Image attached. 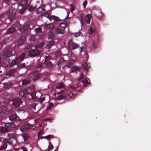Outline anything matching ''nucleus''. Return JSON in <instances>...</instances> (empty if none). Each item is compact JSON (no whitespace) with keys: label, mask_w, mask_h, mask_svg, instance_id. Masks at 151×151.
I'll return each mask as SVG.
<instances>
[{"label":"nucleus","mask_w":151,"mask_h":151,"mask_svg":"<svg viewBox=\"0 0 151 151\" xmlns=\"http://www.w3.org/2000/svg\"><path fill=\"white\" fill-rule=\"evenodd\" d=\"M84 16L83 15H81L80 17L81 21L82 24H83L84 21L86 23H89L90 22V19L91 18V15L88 14L84 19Z\"/></svg>","instance_id":"1"},{"label":"nucleus","mask_w":151,"mask_h":151,"mask_svg":"<svg viewBox=\"0 0 151 151\" xmlns=\"http://www.w3.org/2000/svg\"><path fill=\"white\" fill-rule=\"evenodd\" d=\"M68 47L69 50H74L77 48L78 45L74 43L72 40H70L68 43Z\"/></svg>","instance_id":"2"},{"label":"nucleus","mask_w":151,"mask_h":151,"mask_svg":"<svg viewBox=\"0 0 151 151\" xmlns=\"http://www.w3.org/2000/svg\"><path fill=\"white\" fill-rule=\"evenodd\" d=\"M40 51L37 49H33L29 51L27 55L31 56H35L40 54Z\"/></svg>","instance_id":"3"},{"label":"nucleus","mask_w":151,"mask_h":151,"mask_svg":"<svg viewBox=\"0 0 151 151\" xmlns=\"http://www.w3.org/2000/svg\"><path fill=\"white\" fill-rule=\"evenodd\" d=\"M35 128V126L33 125H30L28 124H27L22 126L20 128V129L22 132H24L29 129H34Z\"/></svg>","instance_id":"4"},{"label":"nucleus","mask_w":151,"mask_h":151,"mask_svg":"<svg viewBox=\"0 0 151 151\" xmlns=\"http://www.w3.org/2000/svg\"><path fill=\"white\" fill-rule=\"evenodd\" d=\"M3 55L5 58L10 57L12 55V50L9 49L5 50L3 52Z\"/></svg>","instance_id":"5"},{"label":"nucleus","mask_w":151,"mask_h":151,"mask_svg":"<svg viewBox=\"0 0 151 151\" xmlns=\"http://www.w3.org/2000/svg\"><path fill=\"white\" fill-rule=\"evenodd\" d=\"M19 58L17 57L12 60L11 63L10 64V67L13 66L15 65H17V66H19L20 64L19 62Z\"/></svg>","instance_id":"6"},{"label":"nucleus","mask_w":151,"mask_h":151,"mask_svg":"<svg viewBox=\"0 0 151 151\" xmlns=\"http://www.w3.org/2000/svg\"><path fill=\"white\" fill-rule=\"evenodd\" d=\"M22 102L21 100L17 98L14 99L13 101V105L15 106H19L20 104Z\"/></svg>","instance_id":"7"},{"label":"nucleus","mask_w":151,"mask_h":151,"mask_svg":"<svg viewBox=\"0 0 151 151\" xmlns=\"http://www.w3.org/2000/svg\"><path fill=\"white\" fill-rule=\"evenodd\" d=\"M45 7L44 6H42L41 7L39 8L36 10V13L37 14H41L45 12Z\"/></svg>","instance_id":"8"},{"label":"nucleus","mask_w":151,"mask_h":151,"mask_svg":"<svg viewBox=\"0 0 151 151\" xmlns=\"http://www.w3.org/2000/svg\"><path fill=\"white\" fill-rule=\"evenodd\" d=\"M30 28V26L29 24L25 25L22 27L21 28L19 29V31L22 33L27 30Z\"/></svg>","instance_id":"9"},{"label":"nucleus","mask_w":151,"mask_h":151,"mask_svg":"<svg viewBox=\"0 0 151 151\" xmlns=\"http://www.w3.org/2000/svg\"><path fill=\"white\" fill-rule=\"evenodd\" d=\"M27 0H22L20 3L19 5L21 6L22 7H27Z\"/></svg>","instance_id":"10"},{"label":"nucleus","mask_w":151,"mask_h":151,"mask_svg":"<svg viewBox=\"0 0 151 151\" xmlns=\"http://www.w3.org/2000/svg\"><path fill=\"white\" fill-rule=\"evenodd\" d=\"M81 68V67H80L77 66H73L71 68V72L73 73L76 71H79L80 70Z\"/></svg>","instance_id":"11"},{"label":"nucleus","mask_w":151,"mask_h":151,"mask_svg":"<svg viewBox=\"0 0 151 151\" xmlns=\"http://www.w3.org/2000/svg\"><path fill=\"white\" fill-rule=\"evenodd\" d=\"M15 28L14 27H12L9 28L7 30L6 33L7 34H11L16 31Z\"/></svg>","instance_id":"12"},{"label":"nucleus","mask_w":151,"mask_h":151,"mask_svg":"<svg viewBox=\"0 0 151 151\" xmlns=\"http://www.w3.org/2000/svg\"><path fill=\"white\" fill-rule=\"evenodd\" d=\"M17 72L16 69H14L9 70L6 73L7 76H12Z\"/></svg>","instance_id":"13"},{"label":"nucleus","mask_w":151,"mask_h":151,"mask_svg":"<svg viewBox=\"0 0 151 151\" xmlns=\"http://www.w3.org/2000/svg\"><path fill=\"white\" fill-rule=\"evenodd\" d=\"M25 40L26 37L25 36H21L18 42V43L19 44H22L24 42Z\"/></svg>","instance_id":"14"},{"label":"nucleus","mask_w":151,"mask_h":151,"mask_svg":"<svg viewBox=\"0 0 151 151\" xmlns=\"http://www.w3.org/2000/svg\"><path fill=\"white\" fill-rule=\"evenodd\" d=\"M5 125L7 127L14 128L16 127L15 123L13 122L10 123H6L5 124Z\"/></svg>","instance_id":"15"},{"label":"nucleus","mask_w":151,"mask_h":151,"mask_svg":"<svg viewBox=\"0 0 151 151\" xmlns=\"http://www.w3.org/2000/svg\"><path fill=\"white\" fill-rule=\"evenodd\" d=\"M82 82L83 83V86L85 87H86L91 84L90 83L88 82V80L86 79L83 80Z\"/></svg>","instance_id":"16"},{"label":"nucleus","mask_w":151,"mask_h":151,"mask_svg":"<svg viewBox=\"0 0 151 151\" xmlns=\"http://www.w3.org/2000/svg\"><path fill=\"white\" fill-rule=\"evenodd\" d=\"M26 98L28 99H35L36 98L35 95H24Z\"/></svg>","instance_id":"17"},{"label":"nucleus","mask_w":151,"mask_h":151,"mask_svg":"<svg viewBox=\"0 0 151 151\" xmlns=\"http://www.w3.org/2000/svg\"><path fill=\"white\" fill-rule=\"evenodd\" d=\"M12 85V84L11 82H8L7 83H5L4 84V88H5L9 89V88Z\"/></svg>","instance_id":"18"},{"label":"nucleus","mask_w":151,"mask_h":151,"mask_svg":"<svg viewBox=\"0 0 151 151\" xmlns=\"http://www.w3.org/2000/svg\"><path fill=\"white\" fill-rule=\"evenodd\" d=\"M55 27L54 25L52 23L47 24L45 25V27L49 29L54 28Z\"/></svg>","instance_id":"19"},{"label":"nucleus","mask_w":151,"mask_h":151,"mask_svg":"<svg viewBox=\"0 0 151 151\" xmlns=\"http://www.w3.org/2000/svg\"><path fill=\"white\" fill-rule=\"evenodd\" d=\"M44 63L47 67H50L52 65V63L49 60H45Z\"/></svg>","instance_id":"20"},{"label":"nucleus","mask_w":151,"mask_h":151,"mask_svg":"<svg viewBox=\"0 0 151 151\" xmlns=\"http://www.w3.org/2000/svg\"><path fill=\"white\" fill-rule=\"evenodd\" d=\"M65 85L62 83H60L57 84L56 86L57 89L63 88L64 87Z\"/></svg>","instance_id":"21"},{"label":"nucleus","mask_w":151,"mask_h":151,"mask_svg":"<svg viewBox=\"0 0 151 151\" xmlns=\"http://www.w3.org/2000/svg\"><path fill=\"white\" fill-rule=\"evenodd\" d=\"M64 29H61L59 28H57L56 30L55 33L57 34H63L64 33Z\"/></svg>","instance_id":"22"},{"label":"nucleus","mask_w":151,"mask_h":151,"mask_svg":"<svg viewBox=\"0 0 151 151\" xmlns=\"http://www.w3.org/2000/svg\"><path fill=\"white\" fill-rule=\"evenodd\" d=\"M9 131V129L5 127H1L0 128V132L2 133L7 132Z\"/></svg>","instance_id":"23"},{"label":"nucleus","mask_w":151,"mask_h":151,"mask_svg":"<svg viewBox=\"0 0 151 151\" xmlns=\"http://www.w3.org/2000/svg\"><path fill=\"white\" fill-rule=\"evenodd\" d=\"M27 55L26 53H23L19 57L20 60L21 61H22L24 59L27 57Z\"/></svg>","instance_id":"24"},{"label":"nucleus","mask_w":151,"mask_h":151,"mask_svg":"<svg viewBox=\"0 0 151 151\" xmlns=\"http://www.w3.org/2000/svg\"><path fill=\"white\" fill-rule=\"evenodd\" d=\"M30 82V80L25 79L22 81V85H26L29 84Z\"/></svg>","instance_id":"25"},{"label":"nucleus","mask_w":151,"mask_h":151,"mask_svg":"<svg viewBox=\"0 0 151 151\" xmlns=\"http://www.w3.org/2000/svg\"><path fill=\"white\" fill-rule=\"evenodd\" d=\"M11 60L10 59H7L5 60V64L6 65L5 67H7L8 66V65L10 67V64L11 63Z\"/></svg>","instance_id":"26"},{"label":"nucleus","mask_w":151,"mask_h":151,"mask_svg":"<svg viewBox=\"0 0 151 151\" xmlns=\"http://www.w3.org/2000/svg\"><path fill=\"white\" fill-rule=\"evenodd\" d=\"M54 43L55 42L54 41L52 40L49 42L48 44L46 46L48 48H49L54 44Z\"/></svg>","instance_id":"27"},{"label":"nucleus","mask_w":151,"mask_h":151,"mask_svg":"<svg viewBox=\"0 0 151 151\" xmlns=\"http://www.w3.org/2000/svg\"><path fill=\"white\" fill-rule=\"evenodd\" d=\"M16 17V15L14 13H13L12 14H11L9 17V19L11 21L14 19Z\"/></svg>","instance_id":"28"},{"label":"nucleus","mask_w":151,"mask_h":151,"mask_svg":"<svg viewBox=\"0 0 151 151\" xmlns=\"http://www.w3.org/2000/svg\"><path fill=\"white\" fill-rule=\"evenodd\" d=\"M53 147L50 142H49V146L47 148L48 151H50L53 148Z\"/></svg>","instance_id":"29"},{"label":"nucleus","mask_w":151,"mask_h":151,"mask_svg":"<svg viewBox=\"0 0 151 151\" xmlns=\"http://www.w3.org/2000/svg\"><path fill=\"white\" fill-rule=\"evenodd\" d=\"M35 31L37 34H39L42 32V29L40 27H38V28H35Z\"/></svg>","instance_id":"30"},{"label":"nucleus","mask_w":151,"mask_h":151,"mask_svg":"<svg viewBox=\"0 0 151 151\" xmlns=\"http://www.w3.org/2000/svg\"><path fill=\"white\" fill-rule=\"evenodd\" d=\"M66 95H59V97L57 98V100L63 99L66 98Z\"/></svg>","instance_id":"31"},{"label":"nucleus","mask_w":151,"mask_h":151,"mask_svg":"<svg viewBox=\"0 0 151 151\" xmlns=\"http://www.w3.org/2000/svg\"><path fill=\"white\" fill-rule=\"evenodd\" d=\"M67 26V24L65 23L62 22L60 24V26L61 27L63 28L64 30L66 27Z\"/></svg>","instance_id":"32"},{"label":"nucleus","mask_w":151,"mask_h":151,"mask_svg":"<svg viewBox=\"0 0 151 151\" xmlns=\"http://www.w3.org/2000/svg\"><path fill=\"white\" fill-rule=\"evenodd\" d=\"M70 10L71 12H73L75 9V6L73 4H71L70 5Z\"/></svg>","instance_id":"33"},{"label":"nucleus","mask_w":151,"mask_h":151,"mask_svg":"<svg viewBox=\"0 0 151 151\" xmlns=\"http://www.w3.org/2000/svg\"><path fill=\"white\" fill-rule=\"evenodd\" d=\"M40 75L39 74H37L35 75L34 78L33 80L34 81H35L38 79L40 77Z\"/></svg>","instance_id":"34"},{"label":"nucleus","mask_w":151,"mask_h":151,"mask_svg":"<svg viewBox=\"0 0 151 151\" xmlns=\"http://www.w3.org/2000/svg\"><path fill=\"white\" fill-rule=\"evenodd\" d=\"M13 8H10L9 9L7 12V14L8 15H10L13 13Z\"/></svg>","instance_id":"35"},{"label":"nucleus","mask_w":151,"mask_h":151,"mask_svg":"<svg viewBox=\"0 0 151 151\" xmlns=\"http://www.w3.org/2000/svg\"><path fill=\"white\" fill-rule=\"evenodd\" d=\"M42 63L39 64L37 66V71H39L40 70L41 68L42 67Z\"/></svg>","instance_id":"36"},{"label":"nucleus","mask_w":151,"mask_h":151,"mask_svg":"<svg viewBox=\"0 0 151 151\" xmlns=\"http://www.w3.org/2000/svg\"><path fill=\"white\" fill-rule=\"evenodd\" d=\"M17 116L15 114H13L9 118V119L11 120H13L16 119L17 118Z\"/></svg>","instance_id":"37"},{"label":"nucleus","mask_w":151,"mask_h":151,"mask_svg":"<svg viewBox=\"0 0 151 151\" xmlns=\"http://www.w3.org/2000/svg\"><path fill=\"white\" fill-rule=\"evenodd\" d=\"M74 62V61L73 60H70L68 63V67L70 68L72 65L73 63Z\"/></svg>","instance_id":"38"},{"label":"nucleus","mask_w":151,"mask_h":151,"mask_svg":"<svg viewBox=\"0 0 151 151\" xmlns=\"http://www.w3.org/2000/svg\"><path fill=\"white\" fill-rule=\"evenodd\" d=\"M7 147V145L6 144H4L1 147H0V150H2L5 149Z\"/></svg>","instance_id":"39"},{"label":"nucleus","mask_w":151,"mask_h":151,"mask_svg":"<svg viewBox=\"0 0 151 151\" xmlns=\"http://www.w3.org/2000/svg\"><path fill=\"white\" fill-rule=\"evenodd\" d=\"M52 137V135H48L47 136L44 137L43 138H45L47 139L48 140H49V139ZM42 138H41V139H42Z\"/></svg>","instance_id":"40"},{"label":"nucleus","mask_w":151,"mask_h":151,"mask_svg":"<svg viewBox=\"0 0 151 151\" xmlns=\"http://www.w3.org/2000/svg\"><path fill=\"white\" fill-rule=\"evenodd\" d=\"M49 38L50 39H53L54 37V35L53 33L50 32L48 34Z\"/></svg>","instance_id":"41"},{"label":"nucleus","mask_w":151,"mask_h":151,"mask_svg":"<svg viewBox=\"0 0 151 151\" xmlns=\"http://www.w3.org/2000/svg\"><path fill=\"white\" fill-rule=\"evenodd\" d=\"M22 92L23 94H29V92L27 89H25L22 90Z\"/></svg>","instance_id":"42"},{"label":"nucleus","mask_w":151,"mask_h":151,"mask_svg":"<svg viewBox=\"0 0 151 151\" xmlns=\"http://www.w3.org/2000/svg\"><path fill=\"white\" fill-rule=\"evenodd\" d=\"M95 29L92 27H91L89 29V32L90 34H92L95 32Z\"/></svg>","instance_id":"43"},{"label":"nucleus","mask_w":151,"mask_h":151,"mask_svg":"<svg viewBox=\"0 0 151 151\" xmlns=\"http://www.w3.org/2000/svg\"><path fill=\"white\" fill-rule=\"evenodd\" d=\"M15 89L17 91H19L22 89V86L20 85L15 87Z\"/></svg>","instance_id":"44"},{"label":"nucleus","mask_w":151,"mask_h":151,"mask_svg":"<svg viewBox=\"0 0 151 151\" xmlns=\"http://www.w3.org/2000/svg\"><path fill=\"white\" fill-rule=\"evenodd\" d=\"M22 137L24 139V141H25L28 138V136L27 134H24L23 135Z\"/></svg>","instance_id":"45"},{"label":"nucleus","mask_w":151,"mask_h":151,"mask_svg":"<svg viewBox=\"0 0 151 151\" xmlns=\"http://www.w3.org/2000/svg\"><path fill=\"white\" fill-rule=\"evenodd\" d=\"M53 104L52 103H49V106L47 108V109H49L53 106Z\"/></svg>","instance_id":"46"},{"label":"nucleus","mask_w":151,"mask_h":151,"mask_svg":"<svg viewBox=\"0 0 151 151\" xmlns=\"http://www.w3.org/2000/svg\"><path fill=\"white\" fill-rule=\"evenodd\" d=\"M44 133V132L42 129L40 130L38 133V136H40L41 135H42Z\"/></svg>","instance_id":"47"},{"label":"nucleus","mask_w":151,"mask_h":151,"mask_svg":"<svg viewBox=\"0 0 151 151\" xmlns=\"http://www.w3.org/2000/svg\"><path fill=\"white\" fill-rule=\"evenodd\" d=\"M84 75L83 73H81L80 76L78 78L79 80H81L84 77Z\"/></svg>","instance_id":"48"},{"label":"nucleus","mask_w":151,"mask_h":151,"mask_svg":"<svg viewBox=\"0 0 151 151\" xmlns=\"http://www.w3.org/2000/svg\"><path fill=\"white\" fill-rule=\"evenodd\" d=\"M44 45V44L42 43L39 44L36 46V48H41Z\"/></svg>","instance_id":"49"},{"label":"nucleus","mask_w":151,"mask_h":151,"mask_svg":"<svg viewBox=\"0 0 151 151\" xmlns=\"http://www.w3.org/2000/svg\"><path fill=\"white\" fill-rule=\"evenodd\" d=\"M52 17H53V19L55 20H56L58 21H59L60 20L59 18L58 17H56L55 16H52Z\"/></svg>","instance_id":"50"},{"label":"nucleus","mask_w":151,"mask_h":151,"mask_svg":"<svg viewBox=\"0 0 151 151\" xmlns=\"http://www.w3.org/2000/svg\"><path fill=\"white\" fill-rule=\"evenodd\" d=\"M81 32H78L76 33L75 34V36L76 37H77L79 36L81 34Z\"/></svg>","instance_id":"51"},{"label":"nucleus","mask_w":151,"mask_h":151,"mask_svg":"<svg viewBox=\"0 0 151 151\" xmlns=\"http://www.w3.org/2000/svg\"><path fill=\"white\" fill-rule=\"evenodd\" d=\"M87 2H88L87 0H85L83 3V4L84 8H85L86 6L87 3Z\"/></svg>","instance_id":"52"},{"label":"nucleus","mask_w":151,"mask_h":151,"mask_svg":"<svg viewBox=\"0 0 151 151\" xmlns=\"http://www.w3.org/2000/svg\"><path fill=\"white\" fill-rule=\"evenodd\" d=\"M45 98V97L42 96L39 99V100L41 102H42L44 100Z\"/></svg>","instance_id":"53"},{"label":"nucleus","mask_w":151,"mask_h":151,"mask_svg":"<svg viewBox=\"0 0 151 151\" xmlns=\"http://www.w3.org/2000/svg\"><path fill=\"white\" fill-rule=\"evenodd\" d=\"M64 59L63 58H60V59L59 61L58 62V64H60V63H62V62H63L64 61Z\"/></svg>","instance_id":"54"},{"label":"nucleus","mask_w":151,"mask_h":151,"mask_svg":"<svg viewBox=\"0 0 151 151\" xmlns=\"http://www.w3.org/2000/svg\"><path fill=\"white\" fill-rule=\"evenodd\" d=\"M83 68L84 69H85L86 70L87 68V64L86 63H85L83 64Z\"/></svg>","instance_id":"55"},{"label":"nucleus","mask_w":151,"mask_h":151,"mask_svg":"<svg viewBox=\"0 0 151 151\" xmlns=\"http://www.w3.org/2000/svg\"><path fill=\"white\" fill-rule=\"evenodd\" d=\"M60 52L59 51L57 52L55 54V55L56 57H58L60 55Z\"/></svg>","instance_id":"56"},{"label":"nucleus","mask_w":151,"mask_h":151,"mask_svg":"<svg viewBox=\"0 0 151 151\" xmlns=\"http://www.w3.org/2000/svg\"><path fill=\"white\" fill-rule=\"evenodd\" d=\"M50 56H45V60H48L50 58Z\"/></svg>","instance_id":"57"},{"label":"nucleus","mask_w":151,"mask_h":151,"mask_svg":"<svg viewBox=\"0 0 151 151\" xmlns=\"http://www.w3.org/2000/svg\"><path fill=\"white\" fill-rule=\"evenodd\" d=\"M44 16L45 17H47V18H49V19L51 20L50 19L49 17V15L47 14H44Z\"/></svg>","instance_id":"58"},{"label":"nucleus","mask_w":151,"mask_h":151,"mask_svg":"<svg viewBox=\"0 0 151 151\" xmlns=\"http://www.w3.org/2000/svg\"><path fill=\"white\" fill-rule=\"evenodd\" d=\"M21 148L23 150V151H27V149L24 147H22Z\"/></svg>","instance_id":"59"},{"label":"nucleus","mask_w":151,"mask_h":151,"mask_svg":"<svg viewBox=\"0 0 151 151\" xmlns=\"http://www.w3.org/2000/svg\"><path fill=\"white\" fill-rule=\"evenodd\" d=\"M70 87L71 88H73V89H76V88H78V86H76V87H75V86H70Z\"/></svg>","instance_id":"60"},{"label":"nucleus","mask_w":151,"mask_h":151,"mask_svg":"<svg viewBox=\"0 0 151 151\" xmlns=\"http://www.w3.org/2000/svg\"><path fill=\"white\" fill-rule=\"evenodd\" d=\"M84 47H81L80 48V53H81L83 51Z\"/></svg>","instance_id":"61"},{"label":"nucleus","mask_w":151,"mask_h":151,"mask_svg":"<svg viewBox=\"0 0 151 151\" xmlns=\"http://www.w3.org/2000/svg\"><path fill=\"white\" fill-rule=\"evenodd\" d=\"M30 7V8L29 9V11H30L34 10L35 9V8L34 7Z\"/></svg>","instance_id":"62"},{"label":"nucleus","mask_w":151,"mask_h":151,"mask_svg":"<svg viewBox=\"0 0 151 151\" xmlns=\"http://www.w3.org/2000/svg\"><path fill=\"white\" fill-rule=\"evenodd\" d=\"M50 120V119H48V118L44 119H43V122H44V121H49Z\"/></svg>","instance_id":"63"},{"label":"nucleus","mask_w":151,"mask_h":151,"mask_svg":"<svg viewBox=\"0 0 151 151\" xmlns=\"http://www.w3.org/2000/svg\"><path fill=\"white\" fill-rule=\"evenodd\" d=\"M24 10L23 9L22 10H20L19 11V13L20 14H22L24 12Z\"/></svg>","instance_id":"64"}]
</instances>
